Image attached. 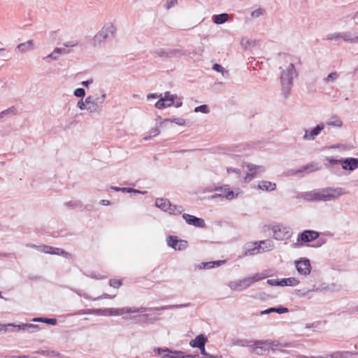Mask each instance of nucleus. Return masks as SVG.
I'll list each match as a JSON object with an SVG mask.
<instances>
[{
    "instance_id": "18",
    "label": "nucleus",
    "mask_w": 358,
    "mask_h": 358,
    "mask_svg": "<svg viewBox=\"0 0 358 358\" xmlns=\"http://www.w3.org/2000/svg\"><path fill=\"white\" fill-rule=\"evenodd\" d=\"M8 326H11V327L16 328L17 331H27L29 333H34V332L38 331L40 329L38 325L29 324V323H26V324L22 323V324H20L8 323Z\"/></svg>"
},
{
    "instance_id": "20",
    "label": "nucleus",
    "mask_w": 358,
    "mask_h": 358,
    "mask_svg": "<svg viewBox=\"0 0 358 358\" xmlns=\"http://www.w3.org/2000/svg\"><path fill=\"white\" fill-rule=\"evenodd\" d=\"M35 49L34 42L33 40H28L26 42L19 43L16 48L15 51L18 50L20 53H26L32 51Z\"/></svg>"
},
{
    "instance_id": "61",
    "label": "nucleus",
    "mask_w": 358,
    "mask_h": 358,
    "mask_svg": "<svg viewBox=\"0 0 358 358\" xmlns=\"http://www.w3.org/2000/svg\"><path fill=\"white\" fill-rule=\"evenodd\" d=\"M213 69L217 72L224 73V68L218 64H215L213 66Z\"/></svg>"
},
{
    "instance_id": "44",
    "label": "nucleus",
    "mask_w": 358,
    "mask_h": 358,
    "mask_svg": "<svg viewBox=\"0 0 358 358\" xmlns=\"http://www.w3.org/2000/svg\"><path fill=\"white\" fill-rule=\"evenodd\" d=\"M141 317L143 318V321L145 322H153L159 319L158 317L150 314H144Z\"/></svg>"
},
{
    "instance_id": "17",
    "label": "nucleus",
    "mask_w": 358,
    "mask_h": 358,
    "mask_svg": "<svg viewBox=\"0 0 358 358\" xmlns=\"http://www.w3.org/2000/svg\"><path fill=\"white\" fill-rule=\"evenodd\" d=\"M154 351L162 358H177L181 357L179 355L182 352L180 351H172L167 348H155Z\"/></svg>"
},
{
    "instance_id": "52",
    "label": "nucleus",
    "mask_w": 358,
    "mask_h": 358,
    "mask_svg": "<svg viewBox=\"0 0 358 358\" xmlns=\"http://www.w3.org/2000/svg\"><path fill=\"white\" fill-rule=\"evenodd\" d=\"M66 206L72 208H76L81 206V203L79 201H70L66 203Z\"/></svg>"
},
{
    "instance_id": "51",
    "label": "nucleus",
    "mask_w": 358,
    "mask_h": 358,
    "mask_svg": "<svg viewBox=\"0 0 358 358\" xmlns=\"http://www.w3.org/2000/svg\"><path fill=\"white\" fill-rule=\"evenodd\" d=\"M73 95L77 97L83 98L85 95V91L83 88H77L74 90Z\"/></svg>"
},
{
    "instance_id": "33",
    "label": "nucleus",
    "mask_w": 358,
    "mask_h": 358,
    "mask_svg": "<svg viewBox=\"0 0 358 358\" xmlns=\"http://www.w3.org/2000/svg\"><path fill=\"white\" fill-rule=\"evenodd\" d=\"M49 254L63 256L67 259H69L71 257V255L70 253L64 251L63 249L59 248H54L52 246H51V250H50Z\"/></svg>"
},
{
    "instance_id": "23",
    "label": "nucleus",
    "mask_w": 358,
    "mask_h": 358,
    "mask_svg": "<svg viewBox=\"0 0 358 358\" xmlns=\"http://www.w3.org/2000/svg\"><path fill=\"white\" fill-rule=\"evenodd\" d=\"M67 53H69V51H67L65 48H56L50 54L48 55L46 57H44L43 59L48 62H49V59L55 61L59 59L60 55Z\"/></svg>"
},
{
    "instance_id": "28",
    "label": "nucleus",
    "mask_w": 358,
    "mask_h": 358,
    "mask_svg": "<svg viewBox=\"0 0 358 358\" xmlns=\"http://www.w3.org/2000/svg\"><path fill=\"white\" fill-rule=\"evenodd\" d=\"M288 311H289L288 308L282 307V306H279V307H275V308H270L266 310H262L261 312V315L269 314L271 313H277L278 314H282V313H286Z\"/></svg>"
},
{
    "instance_id": "40",
    "label": "nucleus",
    "mask_w": 358,
    "mask_h": 358,
    "mask_svg": "<svg viewBox=\"0 0 358 358\" xmlns=\"http://www.w3.org/2000/svg\"><path fill=\"white\" fill-rule=\"evenodd\" d=\"M222 261H216V262H203V266L201 268L205 269H210L214 268L215 266H219L223 263Z\"/></svg>"
},
{
    "instance_id": "53",
    "label": "nucleus",
    "mask_w": 358,
    "mask_h": 358,
    "mask_svg": "<svg viewBox=\"0 0 358 358\" xmlns=\"http://www.w3.org/2000/svg\"><path fill=\"white\" fill-rule=\"evenodd\" d=\"M122 285V281L117 279H111L110 280V286L117 288Z\"/></svg>"
},
{
    "instance_id": "63",
    "label": "nucleus",
    "mask_w": 358,
    "mask_h": 358,
    "mask_svg": "<svg viewBox=\"0 0 358 358\" xmlns=\"http://www.w3.org/2000/svg\"><path fill=\"white\" fill-rule=\"evenodd\" d=\"M325 242H326L325 239L320 238L319 240H317L316 244L312 245L311 246L314 247V248H319V247L322 246L323 244H324Z\"/></svg>"
},
{
    "instance_id": "42",
    "label": "nucleus",
    "mask_w": 358,
    "mask_h": 358,
    "mask_svg": "<svg viewBox=\"0 0 358 358\" xmlns=\"http://www.w3.org/2000/svg\"><path fill=\"white\" fill-rule=\"evenodd\" d=\"M253 343H254V341L247 340V339L239 340L237 341L238 345L241 346V347H249L250 348V350L252 348Z\"/></svg>"
},
{
    "instance_id": "47",
    "label": "nucleus",
    "mask_w": 358,
    "mask_h": 358,
    "mask_svg": "<svg viewBox=\"0 0 358 358\" xmlns=\"http://www.w3.org/2000/svg\"><path fill=\"white\" fill-rule=\"evenodd\" d=\"M228 174L234 173L237 178H240L241 171L240 169L233 167H229L227 169Z\"/></svg>"
},
{
    "instance_id": "49",
    "label": "nucleus",
    "mask_w": 358,
    "mask_h": 358,
    "mask_svg": "<svg viewBox=\"0 0 358 358\" xmlns=\"http://www.w3.org/2000/svg\"><path fill=\"white\" fill-rule=\"evenodd\" d=\"M264 13V10L263 8H258L253 10L251 13V17L253 18H257L262 15Z\"/></svg>"
},
{
    "instance_id": "36",
    "label": "nucleus",
    "mask_w": 358,
    "mask_h": 358,
    "mask_svg": "<svg viewBox=\"0 0 358 358\" xmlns=\"http://www.w3.org/2000/svg\"><path fill=\"white\" fill-rule=\"evenodd\" d=\"M259 243V245H262L261 251L266 252L271 250L273 248V244L270 240L262 241Z\"/></svg>"
},
{
    "instance_id": "12",
    "label": "nucleus",
    "mask_w": 358,
    "mask_h": 358,
    "mask_svg": "<svg viewBox=\"0 0 358 358\" xmlns=\"http://www.w3.org/2000/svg\"><path fill=\"white\" fill-rule=\"evenodd\" d=\"M189 306L188 303L185 304H176V305H168V306H162L160 307H154V308H144V307H140L138 308H131V313H144L147 310H170V309H175V308H181L187 307Z\"/></svg>"
},
{
    "instance_id": "41",
    "label": "nucleus",
    "mask_w": 358,
    "mask_h": 358,
    "mask_svg": "<svg viewBox=\"0 0 358 358\" xmlns=\"http://www.w3.org/2000/svg\"><path fill=\"white\" fill-rule=\"evenodd\" d=\"M17 113V110L15 106H13L10 108L1 111V114H4L5 116H13Z\"/></svg>"
},
{
    "instance_id": "8",
    "label": "nucleus",
    "mask_w": 358,
    "mask_h": 358,
    "mask_svg": "<svg viewBox=\"0 0 358 358\" xmlns=\"http://www.w3.org/2000/svg\"><path fill=\"white\" fill-rule=\"evenodd\" d=\"M275 345L274 342L270 340H255L250 352L263 356L267 355L270 348Z\"/></svg>"
},
{
    "instance_id": "26",
    "label": "nucleus",
    "mask_w": 358,
    "mask_h": 358,
    "mask_svg": "<svg viewBox=\"0 0 358 358\" xmlns=\"http://www.w3.org/2000/svg\"><path fill=\"white\" fill-rule=\"evenodd\" d=\"M342 40L351 43H358V34L350 31L342 32Z\"/></svg>"
},
{
    "instance_id": "57",
    "label": "nucleus",
    "mask_w": 358,
    "mask_h": 358,
    "mask_svg": "<svg viewBox=\"0 0 358 358\" xmlns=\"http://www.w3.org/2000/svg\"><path fill=\"white\" fill-rule=\"evenodd\" d=\"M43 323H46L51 325H56L57 323V321L55 318H46L44 317Z\"/></svg>"
},
{
    "instance_id": "45",
    "label": "nucleus",
    "mask_w": 358,
    "mask_h": 358,
    "mask_svg": "<svg viewBox=\"0 0 358 358\" xmlns=\"http://www.w3.org/2000/svg\"><path fill=\"white\" fill-rule=\"evenodd\" d=\"M164 121L174 122L175 124L180 126L185 124V120L181 117L173 118V119H166Z\"/></svg>"
},
{
    "instance_id": "7",
    "label": "nucleus",
    "mask_w": 358,
    "mask_h": 358,
    "mask_svg": "<svg viewBox=\"0 0 358 358\" xmlns=\"http://www.w3.org/2000/svg\"><path fill=\"white\" fill-rule=\"evenodd\" d=\"M155 206L169 215H178L183 210L180 206H176L171 203L169 200L165 198H157L155 200Z\"/></svg>"
},
{
    "instance_id": "38",
    "label": "nucleus",
    "mask_w": 358,
    "mask_h": 358,
    "mask_svg": "<svg viewBox=\"0 0 358 358\" xmlns=\"http://www.w3.org/2000/svg\"><path fill=\"white\" fill-rule=\"evenodd\" d=\"M79 314H94L102 315V308L84 309L80 310Z\"/></svg>"
},
{
    "instance_id": "3",
    "label": "nucleus",
    "mask_w": 358,
    "mask_h": 358,
    "mask_svg": "<svg viewBox=\"0 0 358 358\" xmlns=\"http://www.w3.org/2000/svg\"><path fill=\"white\" fill-rule=\"evenodd\" d=\"M268 276V272L264 271L262 273H257L253 275L245 277L241 280L231 281L228 283V286L231 290L241 291L250 287L255 282L265 279Z\"/></svg>"
},
{
    "instance_id": "14",
    "label": "nucleus",
    "mask_w": 358,
    "mask_h": 358,
    "mask_svg": "<svg viewBox=\"0 0 358 358\" xmlns=\"http://www.w3.org/2000/svg\"><path fill=\"white\" fill-rule=\"evenodd\" d=\"M295 266L297 272L300 275H307L310 274L311 271V266L308 259L301 258L299 260L295 261Z\"/></svg>"
},
{
    "instance_id": "11",
    "label": "nucleus",
    "mask_w": 358,
    "mask_h": 358,
    "mask_svg": "<svg viewBox=\"0 0 358 358\" xmlns=\"http://www.w3.org/2000/svg\"><path fill=\"white\" fill-rule=\"evenodd\" d=\"M319 232L314 230H305L297 236V243L302 245L303 243L315 241L319 238Z\"/></svg>"
},
{
    "instance_id": "35",
    "label": "nucleus",
    "mask_w": 358,
    "mask_h": 358,
    "mask_svg": "<svg viewBox=\"0 0 358 358\" xmlns=\"http://www.w3.org/2000/svg\"><path fill=\"white\" fill-rule=\"evenodd\" d=\"M353 353L348 351H337L330 355L331 358H350Z\"/></svg>"
},
{
    "instance_id": "27",
    "label": "nucleus",
    "mask_w": 358,
    "mask_h": 358,
    "mask_svg": "<svg viewBox=\"0 0 358 358\" xmlns=\"http://www.w3.org/2000/svg\"><path fill=\"white\" fill-rule=\"evenodd\" d=\"M169 49V59L180 58L185 55L186 52L184 50L178 48H168Z\"/></svg>"
},
{
    "instance_id": "10",
    "label": "nucleus",
    "mask_w": 358,
    "mask_h": 358,
    "mask_svg": "<svg viewBox=\"0 0 358 358\" xmlns=\"http://www.w3.org/2000/svg\"><path fill=\"white\" fill-rule=\"evenodd\" d=\"M329 165L341 164L344 170L354 171L358 168V159L347 158L344 160L335 159L333 158H327Z\"/></svg>"
},
{
    "instance_id": "56",
    "label": "nucleus",
    "mask_w": 358,
    "mask_h": 358,
    "mask_svg": "<svg viewBox=\"0 0 358 358\" xmlns=\"http://www.w3.org/2000/svg\"><path fill=\"white\" fill-rule=\"evenodd\" d=\"M77 106L80 110H87V103H86V99H85V101H83L82 99L80 100L78 103Z\"/></svg>"
},
{
    "instance_id": "29",
    "label": "nucleus",
    "mask_w": 358,
    "mask_h": 358,
    "mask_svg": "<svg viewBox=\"0 0 358 358\" xmlns=\"http://www.w3.org/2000/svg\"><path fill=\"white\" fill-rule=\"evenodd\" d=\"M320 167L317 163L312 162L310 164H308L301 167L300 169L296 171V173L303 172V171L309 173V172L318 171V170H320Z\"/></svg>"
},
{
    "instance_id": "34",
    "label": "nucleus",
    "mask_w": 358,
    "mask_h": 358,
    "mask_svg": "<svg viewBox=\"0 0 358 358\" xmlns=\"http://www.w3.org/2000/svg\"><path fill=\"white\" fill-rule=\"evenodd\" d=\"M229 19V15L227 13H222L215 15L213 17V21L217 24H221L226 22Z\"/></svg>"
},
{
    "instance_id": "37",
    "label": "nucleus",
    "mask_w": 358,
    "mask_h": 358,
    "mask_svg": "<svg viewBox=\"0 0 358 358\" xmlns=\"http://www.w3.org/2000/svg\"><path fill=\"white\" fill-rule=\"evenodd\" d=\"M154 55L156 57L163 58V59H169V49L165 48H159L155 50Z\"/></svg>"
},
{
    "instance_id": "2",
    "label": "nucleus",
    "mask_w": 358,
    "mask_h": 358,
    "mask_svg": "<svg viewBox=\"0 0 358 358\" xmlns=\"http://www.w3.org/2000/svg\"><path fill=\"white\" fill-rule=\"evenodd\" d=\"M282 69L280 72L282 94L285 98H287L290 94L293 80L297 76V72L292 63H289L285 69Z\"/></svg>"
},
{
    "instance_id": "13",
    "label": "nucleus",
    "mask_w": 358,
    "mask_h": 358,
    "mask_svg": "<svg viewBox=\"0 0 358 358\" xmlns=\"http://www.w3.org/2000/svg\"><path fill=\"white\" fill-rule=\"evenodd\" d=\"M246 167L248 169V173L245 178V182L251 181L257 175L263 173L265 171V168L263 166L248 164Z\"/></svg>"
},
{
    "instance_id": "60",
    "label": "nucleus",
    "mask_w": 358,
    "mask_h": 358,
    "mask_svg": "<svg viewBox=\"0 0 358 358\" xmlns=\"http://www.w3.org/2000/svg\"><path fill=\"white\" fill-rule=\"evenodd\" d=\"M111 308H102V315L112 316Z\"/></svg>"
},
{
    "instance_id": "5",
    "label": "nucleus",
    "mask_w": 358,
    "mask_h": 358,
    "mask_svg": "<svg viewBox=\"0 0 358 358\" xmlns=\"http://www.w3.org/2000/svg\"><path fill=\"white\" fill-rule=\"evenodd\" d=\"M106 98V94L102 93L100 96L95 97L89 95L86 97L87 111L89 114L100 115L103 110V103Z\"/></svg>"
},
{
    "instance_id": "9",
    "label": "nucleus",
    "mask_w": 358,
    "mask_h": 358,
    "mask_svg": "<svg viewBox=\"0 0 358 358\" xmlns=\"http://www.w3.org/2000/svg\"><path fill=\"white\" fill-rule=\"evenodd\" d=\"M273 238L276 240L284 241L289 239L292 236V230L289 226L275 224L271 228Z\"/></svg>"
},
{
    "instance_id": "39",
    "label": "nucleus",
    "mask_w": 358,
    "mask_h": 358,
    "mask_svg": "<svg viewBox=\"0 0 358 358\" xmlns=\"http://www.w3.org/2000/svg\"><path fill=\"white\" fill-rule=\"evenodd\" d=\"M327 39L329 41L339 42L341 40H342V32H334L329 34L327 36Z\"/></svg>"
},
{
    "instance_id": "50",
    "label": "nucleus",
    "mask_w": 358,
    "mask_h": 358,
    "mask_svg": "<svg viewBox=\"0 0 358 358\" xmlns=\"http://www.w3.org/2000/svg\"><path fill=\"white\" fill-rule=\"evenodd\" d=\"M196 113L201 112L203 113H208L209 112L208 107L206 105H201L194 108Z\"/></svg>"
},
{
    "instance_id": "62",
    "label": "nucleus",
    "mask_w": 358,
    "mask_h": 358,
    "mask_svg": "<svg viewBox=\"0 0 358 358\" xmlns=\"http://www.w3.org/2000/svg\"><path fill=\"white\" fill-rule=\"evenodd\" d=\"M162 96L163 95L162 94H158L157 93L148 94L147 95V99L148 100L150 99H157V98L160 99L161 96Z\"/></svg>"
},
{
    "instance_id": "25",
    "label": "nucleus",
    "mask_w": 358,
    "mask_h": 358,
    "mask_svg": "<svg viewBox=\"0 0 358 358\" xmlns=\"http://www.w3.org/2000/svg\"><path fill=\"white\" fill-rule=\"evenodd\" d=\"M276 184L270 181L262 180L259 182L257 189L262 191L271 192L275 190Z\"/></svg>"
},
{
    "instance_id": "15",
    "label": "nucleus",
    "mask_w": 358,
    "mask_h": 358,
    "mask_svg": "<svg viewBox=\"0 0 358 358\" xmlns=\"http://www.w3.org/2000/svg\"><path fill=\"white\" fill-rule=\"evenodd\" d=\"M167 245L176 250H183L187 248V241L178 240L176 236H169L166 238Z\"/></svg>"
},
{
    "instance_id": "31",
    "label": "nucleus",
    "mask_w": 358,
    "mask_h": 358,
    "mask_svg": "<svg viewBox=\"0 0 358 358\" xmlns=\"http://www.w3.org/2000/svg\"><path fill=\"white\" fill-rule=\"evenodd\" d=\"M299 284V280L294 277L281 279V287L291 286L294 287Z\"/></svg>"
},
{
    "instance_id": "54",
    "label": "nucleus",
    "mask_w": 358,
    "mask_h": 358,
    "mask_svg": "<svg viewBox=\"0 0 358 358\" xmlns=\"http://www.w3.org/2000/svg\"><path fill=\"white\" fill-rule=\"evenodd\" d=\"M267 283L272 286H281V280L278 279H269Z\"/></svg>"
},
{
    "instance_id": "32",
    "label": "nucleus",
    "mask_w": 358,
    "mask_h": 358,
    "mask_svg": "<svg viewBox=\"0 0 358 358\" xmlns=\"http://www.w3.org/2000/svg\"><path fill=\"white\" fill-rule=\"evenodd\" d=\"M329 126L340 128L343 125V121L338 116L331 117L326 122Z\"/></svg>"
},
{
    "instance_id": "55",
    "label": "nucleus",
    "mask_w": 358,
    "mask_h": 358,
    "mask_svg": "<svg viewBox=\"0 0 358 358\" xmlns=\"http://www.w3.org/2000/svg\"><path fill=\"white\" fill-rule=\"evenodd\" d=\"M159 134V129L157 127L152 128L150 131V136L148 137H145V140H148L151 136H156Z\"/></svg>"
},
{
    "instance_id": "48",
    "label": "nucleus",
    "mask_w": 358,
    "mask_h": 358,
    "mask_svg": "<svg viewBox=\"0 0 358 358\" xmlns=\"http://www.w3.org/2000/svg\"><path fill=\"white\" fill-rule=\"evenodd\" d=\"M178 4V0H166L164 8L167 10L174 7Z\"/></svg>"
},
{
    "instance_id": "64",
    "label": "nucleus",
    "mask_w": 358,
    "mask_h": 358,
    "mask_svg": "<svg viewBox=\"0 0 358 358\" xmlns=\"http://www.w3.org/2000/svg\"><path fill=\"white\" fill-rule=\"evenodd\" d=\"M125 192H127V193L134 192V193H138V194H145V192H141V191L133 189V188H128V187H126Z\"/></svg>"
},
{
    "instance_id": "22",
    "label": "nucleus",
    "mask_w": 358,
    "mask_h": 358,
    "mask_svg": "<svg viewBox=\"0 0 358 358\" xmlns=\"http://www.w3.org/2000/svg\"><path fill=\"white\" fill-rule=\"evenodd\" d=\"M262 247V245H259V243L257 242L248 244L245 248L244 255L245 256L257 255L261 252Z\"/></svg>"
},
{
    "instance_id": "43",
    "label": "nucleus",
    "mask_w": 358,
    "mask_h": 358,
    "mask_svg": "<svg viewBox=\"0 0 358 358\" xmlns=\"http://www.w3.org/2000/svg\"><path fill=\"white\" fill-rule=\"evenodd\" d=\"M339 78V73L337 72H332L329 73L324 79L326 83H332Z\"/></svg>"
},
{
    "instance_id": "1",
    "label": "nucleus",
    "mask_w": 358,
    "mask_h": 358,
    "mask_svg": "<svg viewBox=\"0 0 358 358\" xmlns=\"http://www.w3.org/2000/svg\"><path fill=\"white\" fill-rule=\"evenodd\" d=\"M348 192L342 187H327L314 189L301 193L298 197L308 201H329L338 199L340 196L347 194Z\"/></svg>"
},
{
    "instance_id": "46",
    "label": "nucleus",
    "mask_w": 358,
    "mask_h": 358,
    "mask_svg": "<svg viewBox=\"0 0 358 358\" xmlns=\"http://www.w3.org/2000/svg\"><path fill=\"white\" fill-rule=\"evenodd\" d=\"M50 250H51V246H49V245H41L37 246V250L41 252L49 254Z\"/></svg>"
},
{
    "instance_id": "30",
    "label": "nucleus",
    "mask_w": 358,
    "mask_h": 358,
    "mask_svg": "<svg viewBox=\"0 0 358 358\" xmlns=\"http://www.w3.org/2000/svg\"><path fill=\"white\" fill-rule=\"evenodd\" d=\"M112 316H120L124 314L131 313V308L130 307H124V308H111Z\"/></svg>"
},
{
    "instance_id": "4",
    "label": "nucleus",
    "mask_w": 358,
    "mask_h": 358,
    "mask_svg": "<svg viewBox=\"0 0 358 358\" xmlns=\"http://www.w3.org/2000/svg\"><path fill=\"white\" fill-rule=\"evenodd\" d=\"M117 31L116 26L112 22L106 23L92 39L94 47L101 46L110 37L115 36Z\"/></svg>"
},
{
    "instance_id": "59",
    "label": "nucleus",
    "mask_w": 358,
    "mask_h": 358,
    "mask_svg": "<svg viewBox=\"0 0 358 358\" xmlns=\"http://www.w3.org/2000/svg\"><path fill=\"white\" fill-rule=\"evenodd\" d=\"M115 296V295L111 296V295L108 294H103L101 296H98V297L94 299V300L96 301V300H100V299H113Z\"/></svg>"
},
{
    "instance_id": "19",
    "label": "nucleus",
    "mask_w": 358,
    "mask_h": 358,
    "mask_svg": "<svg viewBox=\"0 0 358 358\" xmlns=\"http://www.w3.org/2000/svg\"><path fill=\"white\" fill-rule=\"evenodd\" d=\"M182 217L189 225H193L194 227L201 228L204 227L206 225L205 222L202 218H199L187 213H184L182 215Z\"/></svg>"
},
{
    "instance_id": "24",
    "label": "nucleus",
    "mask_w": 358,
    "mask_h": 358,
    "mask_svg": "<svg viewBox=\"0 0 358 358\" xmlns=\"http://www.w3.org/2000/svg\"><path fill=\"white\" fill-rule=\"evenodd\" d=\"M207 341L208 339L206 336L203 334H200L196 336L194 339L190 341L189 345L192 348H201V347L203 348V346H205Z\"/></svg>"
},
{
    "instance_id": "58",
    "label": "nucleus",
    "mask_w": 358,
    "mask_h": 358,
    "mask_svg": "<svg viewBox=\"0 0 358 358\" xmlns=\"http://www.w3.org/2000/svg\"><path fill=\"white\" fill-rule=\"evenodd\" d=\"M78 42L76 41H67L64 43V45L66 48H73L76 46Z\"/></svg>"
},
{
    "instance_id": "16",
    "label": "nucleus",
    "mask_w": 358,
    "mask_h": 358,
    "mask_svg": "<svg viewBox=\"0 0 358 358\" xmlns=\"http://www.w3.org/2000/svg\"><path fill=\"white\" fill-rule=\"evenodd\" d=\"M324 129V125L323 123L317 124L315 128L312 129H306L304 130L305 134L303 136V139L304 141H313Z\"/></svg>"
},
{
    "instance_id": "21",
    "label": "nucleus",
    "mask_w": 358,
    "mask_h": 358,
    "mask_svg": "<svg viewBox=\"0 0 358 358\" xmlns=\"http://www.w3.org/2000/svg\"><path fill=\"white\" fill-rule=\"evenodd\" d=\"M221 193L215 194L211 196V199H214L218 197L226 198L228 200H232L236 198L238 193H235L234 191L230 190L229 189H220Z\"/></svg>"
},
{
    "instance_id": "6",
    "label": "nucleus",
    "mask_w": 358,
    "mask_h": 358,
    "mask_svg": "<svg viewBox=\"0 0 358 358\" xmlns=\"http://www.w3.org/2000/svg\"><path fill=\"white\" fill-rule=\"evenodd\" d=\"M174 105L176 108L182 106V101L177 94H172L170 92H166L164 96L155 103V106L158 109H164Z\"/></svg>"
}]
</instances>
